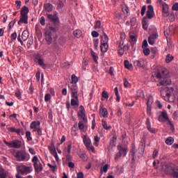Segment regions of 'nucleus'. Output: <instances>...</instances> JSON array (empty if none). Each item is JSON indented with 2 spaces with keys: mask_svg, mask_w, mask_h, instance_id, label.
Listing matches in <instances>:
<instances>
[{
  "mask_svg": "<svg viewBox=\"0 0 178 178\" xmlns=\"http://www.w3.org/2000/svg\"><path fill=\"white\" fill-rule=\"evenodd\" d=\"M162 170H163L165 175L172 176L174 178H178V167H173L172 163L163 164L162 165Z\"/></svg>",
  "mask_w": 178,
  "mask_h": 178,
  "instance_id": "obj_1",
  "label": "nucleus"
},
{
  "mask_svg": "<svg viewBox=\"0 0 178 178\" xmlns=\"http://www.w3.org/2000/svg\"><path fill=\"white\" fill-rule=\"evenodd\" d=\"M156 79H163V81L159 82L158 86H169L172 81H170V79L168 78V70L163 69L161 72H158L156 73Z\"/></svg>",
  "mask_w": 178,
  "mask_h": 178,
  "instance_id": "obj_2",
  "label": "nucleus"
},
{
  "mask_svg": "<svg viewBox=\"0 0 178 178\" xmlns=\"http://www.w3.org/2000/svg\"><path fill=\"white\" fill-rule=\"evenodd\" d=\"M29 7L24 6L21 8L19 20L18 21V25L29 24Z\"/></svg>",
  "mask_w": 178,
  "mask_h": 178,
  "instance_id": "obj_3",
  "label": "nucleus"
},
{
  "mask_svg": "<svg viewBox=\"0 0 178 178\" xmlns=\"http://www.w3.org/2000/svg\"><path fill=\"white\" fill-rule=\"evenodd\" d=\"M117 149L118 152L116 154L115 156V161H119L120 158H122V156H126L127 155V151L129 148L127 147V145H118L117 146Z\"/></svg>",
  "mask_w": 178,
  "mask_h": 178,
  "instance_id": "obj_4",
  "label": "nucleus"
},
{
  "mask_svg": "<svg viewBox=\"0 0 178 178\" xmlns=\"http://www.w3.org/2000/svg\"><path fill=\"white\" fill-rule=\"evenodd\" d=\"M33 58L35 63H37L38 65H39V66L44 70L47 69V64L44 63V56L41 53H35L33 55Z\"/></svg>",
  "mask_w": 178,
  "mask_h": 178,
  "instance_id": "obj_5",
  "label": "nucleus"
},
{
  "mask_svg": "<svg viewBox=\"0 0 178 178\" xmlns=\"http://www.w3.org/2000/svg\"><path fill=\"white\" fill-rule=\"evenodd\" d=\"M32 162L33 163V168L35 169V172L36 173H41V171L43 170L44 167L42 166V163L38 159L37 156H34L32 159Z\"/></svg>",
  "mask_w": 178,
  "mask_h": 178,
  "instance_id": "obj_6",
  "label": "nucleus"
},
{
  "mask_svg": "<svg viewBox=\"0 0 178 178\" xmlns=\"http://www.w3.org/2000/svg\"><path fill=\"white\" fill-rule=\"evenodd\" d=\"M15 158L17 159V161L19 162H27L30 159V156H29V154H27L24 151H18L16 153Z\"/></svg>",
  "mask_w": 178,
  "mask_h": 178,
  "instance_id": "obj_7",
  "label": "nucleus"
},
{
  "mask_svg": "<svg viewBox=\"0 0 178 178\" xmlns=\"http://www.w3.org/2000/svg\"><path fill=\"white\" fill-rule=\"evenodd\" d=\"M4 144L7 145L9 148H15L16 149H19L22 148L23 145V143L22 140H15L11 142H8L6 140H3Z\"/></svg>",
  "mask_w": 178,
  "mask_h": 178,
  "instance_id": "obj_8",
  "label": "nucleus"
},
{
  "mask_svg": "<svg viewBox=\"0 0 178 178\" xmlns=\"http://www.w3.org/2000/svg\"><path fill=\"white\" fill-rule=\"evenodd\" d=\"M55 31V28L50 26V28L44 32L45 40L48 45H51L52 44V31Z\"/></svg>",
  "mask_w": 178,
  "mask_h": 178,
  "instance_id": "obj_9",
  "label": "nucleus"
},
{
  "mask_svg": "<svg viewBox=\"0 0 178 178\" xmlns=\"http://www.w3.org/2000/svg\"><path fill=\"white\" fill-rule=\"evenodd\" d=\"M17 171L21 173V175H29V173H31V172H33V167L19 165Z\"/></svg>",
  "mask_w": 178,
  "mask_h": 178,
  "instance_id": "obj_10",
  "label": "nucleus"
},
{
  "mask_svg": "<svg viewBox=\"0 0 178 178\" xmlns=\"http://www.w3.org/2000/svg\"><path fill=\"white\" fill-rule=\"evenodd\" d=\"M79 112L78 113V118H81L83 122H87V116H86V109H84V106H79Z\"/></svg>",
  "mask_w": 178,
  "mask_h": 178,
  "instance_id": "obj_11",
  "label": "nucleus"
},
{
  "mask_svg": "<svg viewBox=\"0 0 178 178\" xmlns=\"http://www.w3.org/2000/svg\"><path fill=\"white\" fill-rule=\"evenodd\" d=\"M159 122H165L167 121L169 122V116L168 115V112L165 110H163V111L161 112V115L159 116L158 118Z\"/></svg>",
  "mask_w": 178,
  "mask_h": 178,
  "instance_id": "obj_12",
  "label": "nucleus"
},
{
  "mask_svg": "<svg viewBox=\"0 0 178 178\" xmlns=\"http://www.w3.org/2000/svg\"><path fill=\"white\" fill-rule=\"evenodd\" d=\"M68 87L70 90L72 96L79 95V87H77V84L70 85Z\"/></svg>",
  "mask_w": 178,
  "mask_h": 178,
  "instance_id": "obj_13",
  "label": "nucleus"
},
{
  "mask_svg": "<svg viewBox=\"0 0 178 178\" xmlns=\"http://www.w3.org/2000/svg\"><path fill=\"white\" fill-rule=\"evenodd\" d=\"M8 131H10V133H16L18 136H24V131L23 129H16L15 127H9L8 128Z\"/></svg>",
  "mask_w": 178,
  "mask_h": 178,
  "instance_id": "obj_14",
  "label": "nucleus"
},
{
  "mask_svg": "<svg viewBox=\"0 0 178 178\" xmlns=\"http://www.w3.org/2000/svg\"><path fill=\"white\" fill-rule=\"evenodd\" d=\"M147 17V19L154 17V7L152 5L148 6L146 17Z\"/></svg>",
  "mask_w": 178,
  "mask_h": 178,
  "instance_id": "obj_15",
  "label": "nucleus"
},
{
  "mask_svg": "<svg viewBox=\"0 0 178 178\" xmlns=\"http://www.w3.org/2000/svg\"><path fill=\"white\" fill-rule=\"evenodd\" d=\"M145 124L147 130L150 133H152V134H155V133H156V129L155 128L151 127V121L149 120V118H147Z\"/></svg>",
  "mask_w": 178,
  "mask_h": 178,
  "instance_id": "obj_16",
  "label": "nucleus"
},
{
  "mask_svg": "<svg viewBox=\"0 0 178 178\" xmlns=\"http://www.w3.org/2000/svg\"><path fill=\"white\" fill-rule=\"evenodd\" d=\"M158 39V33H152L148 38V42L149 45H154L155 44V40Z\"/></svg>",
  "mask_w": 178,
  "mask_h": 178,
  "instance_id": "obj_17",
  "label": "nucleus"
},
{
  "mask_svg": "<svg viewBox=\"0 0 178 178\" xmlns=\"http://www.w3.org/2000/svg\"><path fill=\"white\" fill-rule=\"evenodd\" d=\"M0 178H11L9 172L2 167H0Z\"/></svg>",
  "mask_w": 178,
  "mask_h": 178,
  "instance_id": "obj_18",
  "label": "nucleus"
},
{
  "mask_svg": "<svg viewBox=\"0 0 178 178\" xmlns=\"http://www.w3.org/2000/svg\"><path fill=\"white\" fill-rule=\"evenodd\" d=\"M162 12L164 17H168V16H169V6H168L166 3H163Z\"/></svg>",
  "mask_w": 178,
  "mask_h": 178,
  "instance_id": "obj_19",
  "label": "nucleus"
},
{
  "mask_svg": "<svg viewBox=\"0 0 178 178\" xmlns=\"http://www.w3.org/2000/svg\"><path fill=\"white\" fill-rule=\"evenodd\" d=\"M134 65L135 67H144V59L140 58L139 60H136L134 62Z\"/></svg>",
  "mask_w": 178,
  "mask_h": 178,
  "instance_id": "obj_20",
  "label": "nucleus"
},
{
  "mask_svg": "<svg viewBox=\"0 0 178 178\" xmlns=\"http://www.w3.org/2000/svg\"><path fill=\"white\" fill-rule=\"evenodd\" d=\"M71 99V106H79V95L72 96Z\"/></svg>",
  "mask_w": 178,
  "mask_h": 178,
  "instance_id": "obj_21",
  "label": "nucleus"
},
{
  "mask_svg": "<svg viewBox=\"0 0 178 178\" xmlns=\"http://www.w3.org/2000/svg\"><path fill=\"white\" fill-rule=\"evenodd\" d=\"M41 124L40 121H33L30 124V129H33V130H37Z\"/></svg>",
  "mask_w": 178,
  "mask_h": 178,
  "instance_id": "obj_22",
  "label": "nucleus"
},
{
  "mask_svg": "<svg viewBox=\"0 0 178 178\" xmlns=\"http://www.w3.org/2000/svg\"><path fill=\"white\" fill-rule=\"evenodd\" d=\"M47 18L49 20H51V22H53V23H55L56 24H58L59 23V19L56 17V16H54L51 14H47Z\"/></svg>",
  "mask_w": 178,
  "mask_h": 178,
  "instance_id": "obj_23",
  "label": "nucleus"
},
{
  "mask_svg": "<svg viewBox=\"0 0 178 178\" xmlns=\"http://www.w3.org/2000/svg\"><path fill=\"white\" fill-rule=\"evenodd\" d=\"M109 48V46L108 45V43H101L100 49L103 54H105V52L108 51V49Z\"/></svg>",
  "mask_w": 178,
  "mask_h": 178,
  "instance_id": "obj_24",
  "label": "nucleus"
},
{
  "mask_svg": "<svg viewBox=\"0 0 178 178\" xmlns=\"http://www.w3.org/2000/svg\"><path fill=\"white\" fill-rule=\"evenodd\" d=\"M44 8L47 12H52L54 9V5L51 3H47L44 4Z\"/></svg>",
  "mask_w": 178,
  "mask_h": 178,
  "instance_id": "obj_25",
  "label": "nucleus"
},
{
  "mask_svg": "<svg viewBox=\"0 0 178 178\" xmlns=\"http://www.w3.org/2000/svg\"><path fill=\"white\" fill-rule=\"evenodd\" d=\"M121 9L124 15L129 16V12H130V9H129V7L127 5H122Z\"/></svg>",
  "mask_w": 178,
  "mask_h": 178,
  "instance_id": "obj_26",
  "label": "nucleus"
},
{
  "mask_svg": "<svg viewBox=\"0 0 178 178\" xmlns=\"http://www.w3.org/2000/svg\"><path fill=\"white\" fill-rule=\"evenodd\" d=\"M100 114L103 118H108V110L106 108H102V106H100Z\"/></svg>",
  "mask_w": 178,
  "mask_h": 178,
  "instance_id": "obj_27",
  "label": "nucleus"
},
{
  "mask_svg": "<svg viewBox=\"0 0 178 178\" xmlns=\"http://www.w3.org/2000/svg\"><path fill=\"white\" fill-rule=\"evenodd\" d=\"M83 144L85 145V147H88L91 145V139H90V138H87L86 136H83Z\"/></svg>",
  "mask_w": 178,
  "mask_h": 178,
  "instance_id": "obj_28",
  "label": "nucleus"
},
{
  "mask_svg": "<svg viewBox=\"0 0 178 178\" xmlns=\"http://www.w3.org/2000/svg\"><path fill=\"white\" fill-rule=\"evenodd\" d=\"M142 26L144 30H147V29H148L149 24H148V19H147V17H143L142 20Z\"/></svg>",
  "mask_w": 178,
  "mask_h": 178,
  "instance_id": "obj_29",
  "label": "nucleus"
},
{
  "mask_svg": "<svg viewBox=\"0 0 178 178\" xmlns=\"http://www.w3.org/2000/svg\"><path fill=\"white\" fill-rule=\"evenodd\" d=\"M124 65L126 69H128L129 70H132L133 65L130 63V62L128 60H125L124 61Z\"/></svg>",
  "mask_w": 178,
  "mask_h": 178,
  "instance_id": "obj_30",
  "label": "nucleus"
},
{
  "mask_svg": "<svg viewBox=\"0 0 178 178\" xmlns=\"http://www.w3.org/2000/svg\"><path fill=\"white\" fill-rule=\"evenodd\" d=\"M101 43H108V41H109V38H108V35L105 33H103V35H101Z\"/></svg>",
  "mask_w": 178,
  "mask_h": 178,
  "instance_id": "obj_31",
  "label": "nucleus"
},
{
  "mask_svg": "<svg viewBox=\"0 0 178 178\" xmlns=\"http://www.w3.org/2000/svg\"><path fill=\"white\" fill-rule=\"evenodd\" d=\"M29 35H30V33H29V31H24L22 34V39L23 40V41H27Z\"/></svg>",
  "mask_w": 178,
  "mask_h": 178,
  "instance_id": "obj_32",
  "label": "nucleus"
},
{
  "mask_svg": "<svg viewBox=\"0 0 178 178\" xmlns=\"http://www.w3.org/2000/svg\"><path fill=\"white\" fill-rule=\"evenodd\" d=\"M88 120H86V121L84 122V120H82L81 121H79L78 123V127L79 129V130H84V124H86V123H87Z\"/></svg>",
  "mask_w": 178,
  "mask_h": 178,
  "instance_id": "obj_33",
  "label": "nucleus"
},
{
  "mask_svg": "<svg viewBox=\"0 0 178 178\" xmlns=\"http://www.w3.org/2000/svg\"><path fill=\"white\" fill-rule=\"evenodd\" d=\"M116 140H118V138L116 137V135H113V136L110 140V145L111 147H115V143H116Z\"/></svg>",
  "mask_w": 178,
  "mask_h": 178,
  "instance_id": "obj_34",
  "label": "nucleus"
},
{
  "mask_svg": "<svg viewBox=\"0 0 178 178\" xmlns=\"http://www.w3.org/2000/svg\"><path fill=\"white\" fill-rule=\"evenodd\" d=\"M102 124L105 130H111V129H112L111 126H108V122H106V121L102 120Z\"/></svg>",
  "mask_w": 178,
  "mask_h": 178,
  "instance_id": "obj_35",
  "label": "nucleus"
},
{
  "mask_svg": "<svg viewBox=\"0 0 178 178\" xmlns=\"http://www.w3.org/2000/svg\"><path fill=\"white\" fill-rule=\"evenodd\" d=\"M101 140V138L98 137V136H96L94 137V143L93 145H95V147H98L99 145V140Z\"/></svg>",
  "mask_w": 178,
  "mask_h": 178,
  "instance_id": "obj_36",
  "label": "nucleus"
},
{
  "mask_svg": "<svg viewBox=\"0 0 178 178\" xmlns=\"http://www.w3.org/2000/svg\"><path fill=\"white\" fill-rule=\"evenodd\" d=\"M174 57L173 56L170 55V54H168L165 57V62L166 63H170V62H172V60H173Z\"/></svg>",
  "mask_w": 178,
  "mask_h": 178,
  "instance_id": "obj_37",
  "label": "nucleus"
},
{
  "mask_svg": "<svg viewBox=\"0 0 178 178\" xmlns=\"http://www.w3.org/2000/svg\"><path fill=\"white\" fill-rule=\"evenodd\" d=\"M78 81H79V78L76 76V74H72L71 84H77Z\"/></svg>",
  "mask_w": 178,
  "mask_h": 178,
  "instance_id": "obj_38",
  "label": "nucleus"
},
{
  "mask_svg": "<svg viewBox=\"0 0 178 178\" xmlns=\"http://www.w3.org/2000/svg\"><path fill=\"white\" fill-rule=\"evenodd\" d=\"M173 141H175V139H173V138L168 137L165 140V144H167V145H172V144H173Z\"/></svg>",
  "mask_w": 178,
  "mask_h": 178,
  "instance_id": "obj_39",
  "label": "nucleus"
},
{
  "mask_svg": "<svg viewBox=\"0 0 178 178\" xmlns=\"http://www.w3.org/2000/svg\"><path fill=\"white\" fill-rule=\"evenodd\" d=\"M91 55L94 62H95V63H98V56H97V54L94 51H92Z\"/></svg>",
  "mask_w": 178,
  "mask_h": 178,
  "instance_id": "obj_40",
  "label": "nucleus"
},
{
  "mask_svg": "<svg viewBox=\"0 0 178 178\" xmlns=\"http://www.w3.org/2000/svg\"><path fill=\"white\" fill-rule=\"evenodd\" d=\"M74 37H76V38H80L81 35V31L80 30H75L73 33Z\"/></svg>",
  "mask_w": 178,
  "mask_h": 178,
  "instance_id": "obj_41",
  "label": "nucleus"
},
{
  "mask_svg": "<svg viewBox=\"0 0 178 178\" xmlns=\"http://www.w3.org/2000/svg\"><path fill=\"white\" fill-rule=\"evenodd\" d=\"M49 149L53 155L56 152V149L55 148V146L54 145H51V146H49Z\"/></svg>",
  "mask_w": 178,
  "mask_h": 178,
  "instance_id": "obj_42",
  "label": "nucleus"
},
{
  "mask_svg": "<svg viewBox=\"0 0 178 178\" xmlns=\"http://www.w3.org/2000/svg\"><path fill=\"white\" fill-rule=\"evenodd\" d=\"M167 124L170 126V129L171 130V131H175V125L173 124L172 121L168 120V122H167Z\"/></svg>",
  "mask_w": 178,
  "mask_h": 178,
  "instance_id": "obj_43",
  "label": "nucleus"
},
{
  "mask_svg": "<svg viewBox=\"0 0 178 178\" xmlns=\"http://www.w3.org/2000/svg\"><path fill=\"white\" fill-rule=\"evenodd\" d=\"M26 137L28 141H31L33 140V138L31 137V132L29 131L26 132Z\"/></svg>",
  "mask_w": 178,
  "mask_h": 178,
  "instance_id": "obj_44",
  "label": "nucleus"
},
{
  "mask_svg": "<svg viewBox=\"0 0 178 178\" xmlns=\"http://www.w3.org/2000/svg\"><path fill=\"white\" fill-rule=\"evenodd\" d=\"M108 169H109V165L105 164L101 169V172H104V173H106V172H108Z\"/></svg>",
  "mask_w": 178,
  "mask_h": 178,
  "instance_id": "obj_45",
  "label": "nucleus"
},
{
  "mask_svg": "<svg viewBox=\"0 0 178 178\" xmlns=\"http://www.w3.org/2000/svg\"><path fill=\"white\" fill-rule=\"evenodd\" d=\"M33 131H37L38 136H42V128L38 127L36 129H33Z\"/></svg>",
  "mask_w": 178,
  "mask_h": 178,
  "instance_id": "obj_46",
  "label": "nucleus"
},
{
  "mask_svg": "<svg viewBox=\"0 0 178 178\" xmlns=\"http://www.w3.org/2000/svg\"><path fill=\"white\" fill-rule=\"evenodd\" d=\"M143 54L145 56H148L151 54V50L149 48H145L143 49Z\"/></svg>",
  "mask_w": 178,
  "mask_h": 178,
  "instance_id": "obj_47",
  "label": "nucleus"
},
{
  "mask_svg": "<svg viewBox=\"0 0 178 178\" xmlns=\"http://www.w3.org/2000/svg\"><path fill=\"white\" fill-rule=\"evenodd\" d=\"M137 97H139L140 98H144V91L141 90H138L137 91Z\"/></svg>",
  "mask_w": 178,
  "mask_h": 178,
  "instance_id": "obj_48",
  "label": "nucleus"
},
{
  "mask_svg": "<svg viewBox=\"0 0 178 178\" xmlns=\"http://www.w3.org/2000/svg\"><path fill=\"white\" fill-rule=\"evenodd\" d=\"M44 101L45 102H48L49 101H51V94L47 93L44 95Z\"/></svg>",
  "mask_w": 178,
  "mask_h": 178,
  "instance_id": "obj_49",
  "label": "nucleus"
},
{
  "mask_svg": "<svg viewBox=\"0 0 178 178\" xmlns=\"http://www.w3.org/2000/svg\"><path fill=\"white\" fill-rule=\"evenodd\" d=\"M102 98H105L106 99H108L109 98V95H108V92L103 91L102 93Z\"/></svg>",
  "mask_w": 178,
  "mask_h": 178,
  "instance_id": "obj_50",
  "label": "nucleus"
},
{
  "mask_svg": "<svg viewBox=\"0 0 178 178\" xmlns=\"http://www.w3.org/2000/svg\"><path fill=\"white\" fill-rule=\"evenodd\" d=\"M95 29V30H98V29H101V21H96Z\"/></svg>",
  "mask_w": 178,
  "mask_h": 178,
  "instance_id": "obj_51",
  "label": "nucleus"
},
{
  "mask_svg": "<svg viewBox=\"0 0 178 178\" xmlns=\"http://www.w3.org/2000/svg\"><path fill=\"white\" fill-rule=\"evenodd\" d=\"M65 44V38L60 37L58 38V45H63Z\"/></svg>",
  "mask_w": 178,
  "mask_h": 178,
  "instance_id": "obj_52",
  "label": "nucleus"
},
{
  "mask_svg": "<svg viewBox=\"0 0 178 178\" xmlns=\"http://www.w3.org/2000/svg\"><path fill=\"white\" fill-rule=\"evenodd\" d=\"M135 147L134 146H132L131 150H130V153L129 155H131V156H133V158L134 157V154H136V150H135Z\"/></svg>",
  "mask_w": 178,
  "mask_h": 178,
  "instance_id": "obj_53",
  "label": "nucleus"
},
{
  "mask_svg": "<svg viewBox=\"0 0 178 178\" xmlns=\"http://www.w3.org/2000/svg\"><path fill=\"white\" fill-rule=\"evenodd\" d=\"M65 6V4L63 3V1H59V3L57 6V9L59 10L60 9H62Z\"/></svg>",
  "mask_w": 178,
  "mask_h": 178,
  "instance_id": "obj_54",
  "label": "nucleus"
},
{
  "mask_svg": "<svg viewBox=\"0 0 178 178\" xmlns=\"http://www.w3.org/2000/svg\"><path fill=\"white\" fill-rule=\"evenodd\" d=\"M54 49L55 52H58V51H59L60 47H59V44L57 42H54Z\"/></svg>",
  "mask_w": 178,
  "mask_h": 178,
  "instance_id": "obj_55",
  "label": "nucleus"
},
{
  "mask_svg": "<svg viewBox=\"0 0 178 178\" xmlns=\"http://www.w3.org/2000/svg\"><path fill=\"white\" fill-rule=\"evenodd\" d=\"M124 86L126 88L130 87V83H129V81L126 78H124Z\"/></svg>",
  "mask_w": 178,
  "mask_h": 178,
  "instance_id": "obj_56",
  "label": "nucleus"
},
{
  "mask_svg": "<svg viewBox=\"0 0 178 178\" xmlns=\"http://www.w3.org/2000/svg\"><path fill=\"white\" fill-rule=\"evenodd\" d=\"M47 166L51 169L52 172H55V170H58V166L56 165H52L49 163L47 164Z\"/></svg>",
  "mask_w": 178,
  "mask_h": 178,
  "instance_id": "obj_57",
  "label": "nucleus"
},
{
  "mask_svg": "<svg viewBox=\"0 0 178 178\" xmlns=\"http://www.w3.org/2000/svg\"><path fill=\"white\" fill-rule=\"evenodd\" d=\"M40 23L41 26H45V17H41L40 19Z\"/></svg>",
  "mask_w": 178,
  "mask_h": 178,
  "instance_id": "obj_58",
  "label": "nucleus"
},
{
  "mask_svg": "<svg viewBox=\"0 0 178 178\" xmlns=\"http://www.w3.org/2000/svg\"><path fill=\"white\" fill-rule=\"evenodd\" d=\"M91 35L94 38H97V37H99V33H98V32L95 31H92Z\"/></svg>",
  "mask_w": 178,
  "mask_h": 178,
  "instance_id": "obj_59",
  "label": "nucleus"
},
{
  "mask_svg": "<svg viewBox=\"0 0 178 178\" xmlns=\"http://www.w3.org/2000/svg\"><path fill=\"white\" fill-rule=\"evenodd\" d=\"M65 151H67L68 154H70V152L72 151V143H69L67 145V149H65Z\"/></svg>",
  "mask_w": 178,
  "mask_h": 178,
  "instance_id": "obj_60",
  "label": "nucleus"
},
{
  "mask_svg": "<svg viewBox=\"0 0 178 178\" xmlns=\"http://www.w3.org/2000/svg\"><path fill=\"white\" fill-rule=\"evenodd\" d=\"M94 47L95 48H98V44H99V39H94Z\"/></svg>",
  "mask_w": 178,
  "mask_h": 178,
  "instance_id": "obj_61",
  "label": "nucleus"
},
{
  "mask_svg": "<svg viewBox=\"0 0 178 178\" xmlns=\"http://www.w3.org/2000/svg\"><path fill=\"white\" fill-rule=\"evenodd\" d=\"M115 19H117L118 20H120V19H122V13H115Z\"/></svg>",
  "mask_w": 178,
  "mask_h": 178,
  "instance_id": "obj_62",
  "label": "nucleus"
},
{
  "mask_svg": "<svg viewBox=\"0 0 178 178\" xmlns=\"http://www.w3.org/2000/svg\"><path fill=\"white\" fill-rule=\"evenodd\" d=\"M76 177L77 178H84V173H83V172H77Z\"/></svg>",
  "mask_w": 178,
  "mask_h": 178,
  "instance_id": "obj_63",
  "label": "nucleus"
},
{
  "mask_svg": "<svg viewBox=\"0 0 178 178\" xmlns=\"http://www.w3.org/2000/svg\"><path fill=\"white\" fill-rule=\"evenodd\" d=\"M172 10H178V3H175V4H173L172 7Z\"/></svg>",
  "mask_w": 178,
  "mask_h": 178,
  "instance_id": "obj_64",
  "label": "nucleus"
}]
</instances>
